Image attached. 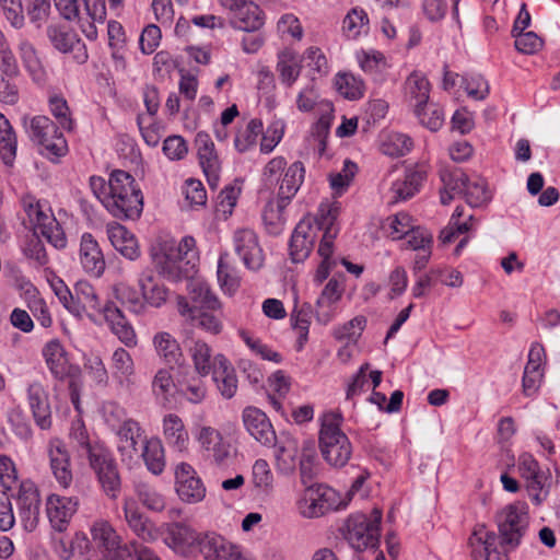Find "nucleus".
I'll list each match as a JSON object with an SVG mask.
<instances>
[{
  "mask_svg": "<svg viewBox=\"0 0 560 560\" xmlns=\"http://www.w3.org/2000/svg\"><path fill=\"white\" fill-rule=\"evenodd\" d=\"M90 534L92 541L98 549L108 552L116 551L117 557L121 560L124 559L121 548L125 544H122L121 536L117 533L109 521L104 518L95 520L90 527Z\"/></svg>",
  "mask_w": 560,
  "mask_h": 560,
  "instance_id": "nucleus-25",
  "label": "nucleus"
},
{
  "mask_svg": "<svg viewBox=\"0 0 560 560\" xmlns=\"http://www.w3.org/2000/svg\"><path fill=\"white\" fill-rule=\"evenodd\" d=\"M187 290L189 300L180 295L177 298V311L182 316H194L195 313L203 310L212 312L221 310V302L207 282L191 280Z\"/></svg>",
  "mask_w": 560,
  "mask_h": 560,
  "instance_id": "nucleus-8",
  "label": "nucleus"
},
{
  "mask_svg": "<svg viewBox=\"0 0 560 560\" xmlns=\"http://www.w3.org/2000/svg\"><path fill=\"white\" fill-rule=\"evenodd\" d=\"M243 422L247 432L262 445H275L276 432L265 412L256 407L243 410Z\"/></svg>",
  "mask_w": 560,
  "mask_h": 560,
  "instance_id": "nucleus-22",
  "label": "nucleus"
},
{
  "mask_svg": "<svg viewBox=\"0 0 560 560\" xmlns=\"http://www.w3.org/2000/svg\"><path fill=\"white\" fill-rule=\"evenodd\" d=\"M176 492L186 503H198L206 497V487L198 477L194 467L187 463H180L175 469Z\"/></svg>",
  "mask_w": 560,
  "mask_h": 560,
  "instance_id": "nucleus-15",
  "label": "nucleus"
},
{
  "mask_svg": "<svg viewBox=\"0 0 560 560\" xmlns=\"http://www.w3.org/2000/svg\"><path fill=\"white\" fill-rule=\"evenodd\" d=\"M218 281L222 291L233 295L240 287L241 278L238 271L231 262L229 253H222L218 261Z\"/></svg>",
  "mask_w": 560,
  "mask_h": 560,
  "instance_id": "nucleus-41",
  "label": "nucleus"
},
{
  "mask_svg": "<svg viewBox=\"0 0 560 560\" xmlns=\"http://www.w3.org/2000/svg\"><path fill=\"white\" fill-rule=\"evenodd\" d=\"M252 482L256 489L262 492H269L272 489L273 475L267 460L259 458L254 463Z\"/></svg>",
  "mask_w": 560,
  "mask_h": 560,
  "instance_id": "nucleus-61",
  "label": "nucleus"
},
{
  "mask_svg": "<svg viewBox=\"0 0 560 560\" xmlns=\"http://www.w3.org/2000/svg\"><path fill=\"white\" fill-rule=\"evenodd\" d=\"M464 214L463 207H456L454 213L451 217L448 225L441 231L440 240L443 244H448L455 240L459 234H464L472 230L475 224V218L469 214L467 220L460 222L459 218Z\"/></svg>",
  "mask_w": 560,
  "mask_h": 560,
  "instance_id": "nucleus-48",
  "label": "nucleus"
},
{
  "mask_svg": "<svg viewBox=\"0 0 560 560\" xmlns=\"http://www.w3.org/2000/svg\"><path fill=\"white\" fill-rule=\"evenodd\" d=\"M358 60L363 72L374 82H382L387 69L384 55L380 51L370 50L358 54Z\"/></svg>",
  "mask_w": 560,
  "mask_h": 560,
  "instance_id": "nucleus-43",
  "label": "nucleus"
},
{
  "mask_svg": "<svg viewBox=\"0 0 560 560\" xmlns=\"http://www.w3.org/2000/svg\"><path fill=\"white\" fill-rule=\"evenodd\" d=\"M115 431L118 436L117 451L121 456V460L132 462L138 456V444L143 430L139 422L129 419Z\"/></svg>",
  "mask_w": 560,
  "mask_h": 560,
  "instance_id": "nucleus-26",
  "label": "nucleus"
},
{
  "mask_svg": "<svg viewBox=\"0 0 560 560\" xmlns=\"http://www.w3.org/2000/svg\"><path fill=\"white\" fill-rule=\"evenodd\" d=\"M195 145L207 182L210 187L215 188L220 179L221 162L214 142L207 132L199 131L195 138Z\"/></svg>",
  "mask_w": 560,
  "mask_h": 560,
  "instance_id": "nucleus-14",
  "label": "nucleus"
},
{
  "mask_svg": "<svg viewBox=\"0 0 560 560\" xmlns=\"http://www.w3.org/2000/svg\"><path fill=\"white\" fill-rule=\"evenodd\" d=\"M305 177V168L302 162L292 163L285 171L279 187L278 197L284 202H290L299 191Z\"/></svg>",
  "mask_w": 560,
  "mask_h": 560,
  "instance_id": "nucleus-38",
  "label": "nucleus"
},
{
  "mask_svg": "<svg viewBox=\"0 0 560 560\" xmlns=\"http://www.w3.org/2000/svg\"><path fill=\"white\" fill-rule=\"evenodd\" d=\"M47 36L57 50L63 54H72L73 60L78 63L86 62L89 56L85 44L73 31L59 26H49L47 28Z\"/></svg>",
  "mask_w": 560,
  "mask_h": 560,
  "instance_id": "nucleus-20",
  "label": "nucleus"
},
{
  "mask_svg": "<svg viewBox=\"0 0 560 560\" xmlns=\"http://www.w3.org/2000/svg\"><path fill=\"white\" fill-rule=\"evenodd\" d=\"M234 249L246 268L258 270L264 264V253L257 234L250 229H240L233 235Z\"/></svg>",
  "mask_w": 560,
  "mask_h": 560,
  "instance_id": "nucleus-16",
  "label": "nucleus"
},
{
  "mask_svg": "<svg viewBox=\"0 0 560 560\" xmlns=\"http://www.w3.org/2000/svg\"><path fill=\"white\" fill-rule=\"evenodd\" d=\"M301 69V59L294 51L283 50L278 54L276 70L283 85L291 88L298 80Z\"/></svg>",
  "mask_w": 560,
  "mask_h": 560,
  "instance_id": "nucleus-39",
  "label": "nucleus"
},
{
  "mask_svg": "<svg viewBox=\"0 0 560 560\" xmlns=\"http://www.w3.org/2000/svg\"><path fill=\"white\" fill-rule=\"evenodd\" d=\"M78 499L51 494L46 502V512L54 529L66 530L70 520L78 510Z\"/></svg>",
  "mask_w": 560,
  "mask_h": 560,
  "instance_id": "nucleus-23",
  "label": "nucleus"
},
{
  "mask_svg": "<svg viewBox=\"0 0 560 560\" xmlns=\"http://www.w3.org/2000/svg\"><path fill=\"white\" fill-rule=\"evenodd\" d=\"M152 257L159 272L170 281L192 279L197 272L199 256L192 236H185L178 243L174 240L160 243Z\"/></svg>",
  "mask_w": 560,
  "mask_h": 560,
  "instance_id": "nucleus-2",
  "label": "nucleus"
},
{
  "mask_svg": "<svg viewBox=\"0 0 560 560\" xmlns=\"http://www.w3.org/2000/svg\"><path fill=\"white\" fill-rule=\"evenodd\" d=\"M276 469L278 474L291 476L296 469L298 446L294 441L288 440L283 444L276 445Z\"/></svg>",
  "mask_w": 560,
  "mask_h": 560,
  "instance_id": "nucleus-44",
  "label": "nucleus"
},
{
  "mask_svg": "<svg viewBox=\"0 0 560 560\" xmlns=\"http://www.w3.org/2000/svg\"><path fill=\"white\" fill-rule=\"evenodd\" d=\"M174 386L171 370L166 368L159 369L152 380V392L155 398L163 404L170 402Z\"/></svg>",
  "mask_w": 560,
  "mask_h": 560,
  "instance_id": "nucleus-55",
  "label": "nucleus"
},
{
  "mask_svg": "<svg viewBox=\"0 0 560 560\" xmlns=\"http://www.w3.org/2000/svg\"><path fill=\"white\" fill-rule=\"evenodd\" d=\"M136 493L140 502L149 510L161 512L165 508L164 497L152 486L145 482L136 485Z\"/></svg>",
  "mask_w": 560,
  "mask_h": 560,
  "instance_id": "nucleus-58",
  "label": "nucleus"
},
{
  "mask_svg": "<svg viewBox=\"0 0 560 560\" xmlns=\"http://www.w3.org/2000/svg\"><path fill=\"white\" fill-rule=\"evenodd\" d=\"M299 513L306 518H316L346 506L338 491L326 485L307 487L298 500Z\"/></svg>",
  "mask_w": 560,
  "mask_h": 560,
  "instance_id": "nucleus-6",
  "label": "nucleus"
},
{
  "mask_svg": "<svg viewBox=\"0 0 560 560\" xmlns=\"http://www.w3.org/2000/svg\"><path fill=\"white\" fill-rule=\"evenodd\" d=\"M288 205L289 202H284L278 197L276 200H271L265 206L262 220L270 234L278 235L281 233L285 222L284 209Z\"/></svg>",
  "mask_w": 560,
  "mask_h": 560,
  "instance_id": "nucleus-46",
  "label": "nucleus"
},
{
  "mask_svg": "<svg viewBox=\"0 0 560 560\" xmlns=\"http://www.w3.org/2000/svg\"><path fill=\"white\" fill-rule=\"evenodd\" d=\"M163 435L170 447L177 452H185L189 444V434L182 418L175 413H168L163 418Z\"/></svg>",
  "mask_w": 560,
  "mask_h": 560,
  "instance_id": "nucleus-31",
  "label": "nucleus"
},
{
  "mask_svg": "<svg viewBox=\"0 0 560 560\" xmlns=\"http://www.w3.org/2000/svg\"><path fill=\"white\" fill-rule=\"evenodd\" d=\"M339 215V207L337 203H320L315 214L316 234L323 232L318 255L324 260H334V241L339 234L337 218Z\"/></svg>",
  "mask_w": 560,
  "mask_h": 560,
  "instance_id": "nucleus-9",
  "label": "nucleus"
},
{
  "mask_svg": "<svg viewBox=\"0 0 560 560\" xmlns=\"http://www.w3.org/2000/svg\"><path fill=\"white\" fill-rule=\"evenodd\" d=\"M382 512L374 509L372 516L365 514L351 515L345 525V538L357 551L375 548L380 541Z\"/></svg>",
  "mask_w": 560,
  "mask_h": 560,
  "instance_id": "nucleus-7",
  "label": "nucleus"
},
{
  "mask_svg": "<svg viewBox=\"0 0 560 560\" xmlns=\"http://www.w3.org/2000/svg\"><path fill=\"white\" fill-rule=\"evenodd\" d=\"M47 456L54 477L61 487L68 488L72 483L73 475L70 454L65 442L58 438L49 440Z\"/></svg>",
  "mask_w": 560,
  "mask_h": 560,
  "instance_id": "nucleus-18",
  "label": "nucleus"
},
{
  "mask_svg": "<svg viewBox=\"0 0 560 560\" xmlns=\"http://www.w3.org/2000/svg\"><path fill=\"white\" fill-rule=\"evenodd\" d=\"M335 85L339 94L348 100H359L364 93L363 81L352 74H338L335 80Z\"/></svg>",
  "mask_w": 560,
  "mask_h": 560,
  "instance_id": "nucleus-54",
  "label": "nucleus"
},
{
  "mask_svg": "<svg viewBox=\"0 0 560 560\" xmlns=\"http://www.w3.org/2000/svg\"><path fill=\"white\" fill-rule=\"evenodd\" d=\"M316 238L315 215L303 218L294 228L289 243L291 260L304 261L310 256Z\"/></svg>",
  "mask_w": 560,
  "mask_h": 560,
  "instance_id": "nucleus-13",
  "label": "nucleus"
},
{
  "mask_svg": "<svg viewBox=\"0 0 560 560\" xmlns=\"http://www.w3.org/2000/svg\"><path fill=\"white\" fill-rule=\"evenodd\" d=\"M19 73V66L14 59V69L7 70L5 66L0 61V102L13 105L19 101V89L12 79Z\"/></svg>",
  "mask_w": 560,
  "mask_h": 560,
  "instance_id": "nucleus-49",
  "label": "nucleus"
},
{
  "mask_svg": "<svg viewBox=\"0 0 560 560\" xmlns=\"http://www.w3.org/2000/svg\"><path fill=\"white\" fill-rule=\"evenodd\" d=\"M413 113L420 124L431 131H438L443 126V110L434 103H428L425 106L415 109Z\"/></svg>",
  "mask_w": 560,
  "mask_h": 560,
  "instance_id": "nucleus-57",
  "label": "nucleus"
},
{
  "mask_svg": "<svg viewBox=\"0 0 560 560\" xmlns=\"http://www.w3.org/2000/svg\"><path fill=\"white\" fill-rule=\"evenodd\" d=\"M88 546L86 538L81 534H75L71 539H60L56 542L55 551L60 560H71L77 552L82 553L83 548Z\"/></svg>",
  "mask_w": 560,
  "mask_h": 560,
  "instance_id": "nucleus-63",
  "label": "nucleus"
},
{
  "mask_svg": "<svg viewBox=\"0 0 560 560\" xmlns=\"http://www.w3.org/2000/svg\"><path fill=\"white\" fill-rule=\"evenodd\" d=\"M124 518L128 528L143 542L155 541L159 530L155 524L140 511L137 502L132 499H125L122 503Z\"/></svg>",
  "mask_w": 560,
  "mask_h": 560,
  "instance_id": "nucleus-17",
  "label": "nucleus"
},
{
  "mask_svg": "<svg viewBox=\"0 0 560 560\" xmlns=\"http://www.w3.org/2000/svg\"><path fill=\"white\" fill-rule=\"evenodd\" d=\"M90 187L93 195L115 218L136 220L141 215L142 191L129 173L115 170L108 180L101 176H91Z\"/></svg>",
  "mask_w": 560,
  "mask_h": 560,
  "instance_id": "nucleus-1",
  "label": "nucleus"
},
{
  "mask_svg": "<svg viewBox=\"0 0 560 560\" xmlns=\"http://www.w3.org/2000/svg\"><path fill=\"white\" fill-rule=\"evenodd\" d=\"M19 517L25 530L33 532L39 520V493L31 480L21 481L16 495Z\"/></svg>",
  "mask_w": 560,
  "mask_h": 560,
  "instance_id": "nucleus-12",
  "label": "nucleus"
},
{
  "mask_svg": "<svg viewBox=\"0 0 560 560\" xmlns=\"http://www.w3.org/2000/svg\"><path fill=\"white\" fill-rule=\"evenodd\" d=\"M548 479L549 475L541 470L536 474L535 477H528L525 479L528 495L532 502L537 506L546 500L549 493V487L546 485Z\"/></svg>",
  "mask_w": 560,
  "mask_h": 560,
  "instance_id": "nucleus-60",
  "label": "nucleus"
},
{
  "mask_svg": "<svg viewBox=\"0 0 560 560\" xmlns=\"http://www.w3.org/2000/svg\"><path fill=\"white\" fill-rule=\"evenodd\" d=\"M262 121L258 118L250 119L243 130H240L234 139L235 149L244 153L252 149L259 135L262 133Z\"/></svg>",
  "mask_w": 560,
  "mask_h": 560,
  "instance_id": "nucleus-52",
  "label": "nucleus"
},
{
  "mask_svg": "<svg viewBox=\"0 0 560 560\" xmlns=\"http://www.w3.org/2000/svg\"><path fill=\"white\" fill-rule=\"evenodd\" d=\"M74 293L79 303L84 308L91 310L94 313L101 310V306L104 304L101 302L95 288L88 281H79L74 285Z\"/></svg>",
  "mask_w": 560,
  "mask_h": 560,
  "instance_id": "nucleus-62",
  "label": "nucleus"
},
{
  "mask_svg": "<svg viewBox=\"0 0 560 560\" xmlns=\"http://www.w3.org/2000/svg\"><path fill=\"white\" fill-rule=\"evenodd\" d=\"M96 477L103 491L108 498L116 499L119 495L121 490V479L117 463L102 471H98Z\"/></svg>",
  "mask_w": 560,
  "mask_h": 560,
  "instance_id": "nucleus-56",
  "label": "nucleus"
},
{
  "mask_svg": "<svg viewBox=\"0 0 560 560\" xmlns=\"http://www.w3.org/2000/svg\"><path fill=\"white\" fill-rule=\"evenodd\" d=\"M28 401L36 423L42 429H47L51 424L50 406L44 387L39 383H33L28 386Z\"/></svg>",
  "mask_w": 560,
  "mask_h": 560,
  "instance_id": "nucleus-33",
  "label": "nucleus"
},
{
  "mask_svg": "<svg viewBox=\"0 0 560 560\" xmlns=\"http://www.w3.org/2000/svg\"><path fill=\"white\" fill-rule=\"evenodd\" d=\"M241 547L215 532H206L200 553L205 560H238Z\"/></svg>",
  "mask_w": 560,
  "mask_h": 560,
  "instance_id": "nucleus-21",
  "label": "nucleus"
},
{
  "mask_svg": "<svg viewBox=\"0 0 560 560\" xmlns=\"http://www.w3.org/2000/svg\"><path fill=\"white\" fill-rule=\"evenodd\" d=\"M497 521L501 547H517L528 525L527 514L517 505L511 504L498 514Z\"/></svg>",
  "mask_w": 560,
  "mask_h": 560,
  "instance_id": "nucleus-10",
  "label": "nucleus"
},
{
  "mask_svg": "<svg viewBox=\"0 0 560 560\" xmlns=\"http://www.w3.org/2000/svg\"><path fill=\"white\" fill-rule=\"evenodd\" d=\"M311 304L304 303L301 307L293 310L291 314V322L294 330L298 332L296 349L300 351L303 349L307 341L308 328L311 325L312 316Z\"/></svg>",
  "mask_w": 560,
  "mask_h": 560,
  "instance_id": "nucleus-51",
  "label": "nucleus"
},
{
  "mask_svg": "<svg viewBox=\"0 0 560 560\" xmlns=\"http://www.w3.org/2000/svg\"><path fill=\"white\" fill-rule=\"evenodd\" d=\"M412 140L405 133H390L383 142V152L392 156H402L412 149Z\"/></svg>",
  "mask_w": 560,
  "mask_h": 560,
  "instance_id": "nucleus-64",
  "label": "nucleus"
},
{
  "mask_svg": "<svg viewBox=\"0 0 560 560\" xmlns=\"http://www.w3.org/2000/svg\"><path fill=\"white\" fill-rule=\"evenodd\" d=\"M141 456L147 468L154 475H160L165 468L164 447L160 439L151 438L144 441Z\"/></svg>",
  "mask_w": 560,
  "mask_h": 560,
  "instance_id": "nucleus-45",
  "label": "nucleus"
},
{
  "mask_svg": "<svg viewBox=\"0 0 560 560\" xmlns=\"http://www.w3.org/2000/svg\"><path fill=\"white\" fill-rule=\"evenodd\" d=\"M191 358L194 370L200 377H206L212 374L217 369L215 354L212 353V348L203 340H195L188 349Z\"/></svg>",
  "mask_w": 560,
  "mask_h": 560,
  "instance_id": "nucleus-34",
  "label": "nucleus"
},
{
  "mask_svg": "<svg viewBox=\"0 0 560 560\" xmlns=\"http://www.w3.org/2000/svg\"><path fill=\"white\" fill-rule=\"evenodd\" d=\"M217 369L212 373V378L217 384L220 394L226 398H232L237 390V377L231 362L222 353L215 354Z\"/></svg>",
  "mask_w": 560,
  "mask_h": 560,
  "instance_id": "nucleus-29",
  "label": "nucleus"
},
{
  "mask_svg": "<svg viewBox=\"0 0 560 560\" xmlns=\"http://www.w3.org/2000/svg\"><path fill=\"white\" fill-rule=\"evenodd\" d=\"M232 25L246 33L257 32L265 24L261 9L253 1H246L233 13Z\"/></svg>",
  "mask_w": 560,
  "mask_h": 560,
  "instance_id": "nucleus-30",
  "label": "nucleus"
},
{
  "mask_svg": "<svg viewBox=\"0 0 560 560\" xmlns=\"http://www.w3.org/2000/svg\"><path fill=\"white\" fill-rule=\"evenodd\" d=\"M203 537L205 533L197 532L186 523L175 522L166 526V545L184 557L200 552Z\"/></svg>",
  "mask_w": 560,
  "mask_h": 560,
  "instance_id": "nucleus-11",
  "label": "nucleus"
},
{
  "mask_svg": "<svg viewBox=\"0 0 560 560\" xmlns=\"http://www.w3.org/2000/svg\"><path fill=\"white\" fill-rule=\"evenodd\" d=\"M96 314L103 316L113 334L116 335L125 346L135 347L137 345V336L132 326L114 302L106 301Z\"/></svg>",
  "mask_w": 560,
  "mask_h": 560,
  "instance_id": "nucleus-19",
  "label": "nucleus"
},
{
  "mask_svg": "<svg viewBox=\"0 0 560 560\" xmlns=\"http://www.w3.org/2000/svg\"><path fill=\"white\" fill-rule=\"evenodd\" d=\"M51 115L56 118L58 125L68 131L74 128L73 119L71 118L70 108L67 101L59 95H52L48 101Z\"/></svg>",
  "mask_w": 560,
  "mask_h": 560,
  "instance_id": "nucleus-59",
  "label": "nucleus"
},
{
  "mask_svg": "<svg viewBox=\"0 0 560 560\" xmlns=\"http://www.w3.org/2000/svg\"><path fill=\"white\" fill-rule=\"evenodd\" d=\"M158 355L171 368L178 364L184 355L176 338L167 331H160L153 337Z\"/></svg>",
  "mask_w": 560,
  "mask_h": 560,
  "instance_id": "nucleus-35",
  "label": "nucleus"
},
{
  "mask_svg": "<svg viewBox=\"0 0 560 560\" xmlns=\"http://www.w3.org/2000/svg\"><path fill=\"white\" fill-rule=\"evenodd\" d=\"M112 374L120 386L129 388L133 385L132 375L135 374V364L130 353L118 348L112 355Z\"/></svg>",
  "mask_w": 560,
  "mask_h": 560,
  "instance_id": "nucleus-36",
  "label": "nucleus"
},
{
  "mask_svg": "<svg viewBox=\"0 0 560 560\" xmlns=\"http://www.w3.org/2000/svg\"><path fill=\"white\" fill-rule=\"evenodd\" d=\"M342 31L350 39L358 38L369 31V18L362 8L351 9L343 19Z\"/></svg>",
  "mask_w": 560,
  "mask_h": 560,
  "instance_id": "nucleus-50",
  "label": "nucleus"
},
{
  "mask_svg": "<svg viewBox=\"0 0 560 560\" xmlns=\"http://www.w3.org/2000/svg\"><path fill=\"white\" fill-rule=\"evenodd\" d=\"M404 89L406 101L413 107V110L429 103L430 82L423 74L416 71L410 73L405 81Z\"/></svg>",
  "mask_w": 560,
  "mask_h": 560,
  "instance_id": "nucleus-32",
  "label": "nucleus"
},
{
  "mask_svg": "<svg viewBox=\"0 0 560 560\" xmlns=\"http://www.w3.org/2000/svg\"><path fill=\"white\" fill-rule=\"evenodd\" d=\"M79 259L86 273L96 278L104 273L105 258L97 241L91 233H83L81 236Z\"/></svg>",
  "mask_w": 560,
  "mask_h": 560,
  "instance_id": "nucleus-24",
  "label": "nucleus"
},
{
  "mask_svg": "<svg viewBox=\"0 0 560 560\" xmlns=\"http://www.w3.org/2000/svg\"><path fill=\"white\" fill-rule=\"evenodd\" d=\"M43 354L51 374L58 380H63L69 373V363L61 343L58 340L49 341Z\"/></svg>",
  "mask_w": 560,
  "mask_h": 560,
  "instance_id": "nucleus-40",
  "label": "nucleus"
},
{
  "mask_svg": "<svg viewBox=\"0 0 560 560\" xmlns=\"http://www.w3.org/2000/svg\"><path fill=\"white\" fill-rule=\"evenodd\" d=\"M318 444L323 458L334 467H343L352 455V445L340 425L342 416L328 411L319 418Z\"/></svg>",
  "mask_w": 560,
  "mask_h": 560,
  "instance_id": "nucleus-3",
  "label": "nucleus"
},
{
  "mask_svg": "<svg viewBox=\"0 0 560 560\" xmlns=\"http://www.w3.org/2000/svg\"><path fill=\"white\" fill-rule=\"evenodd\" d=\"M464 195L467 203L474 208L481 207L491 200V195L488 190L487 182L481 177L469 179Z\"/></svg>",
  "mask_w": 560,
  "mask_h": 560,
  "instance_id": "nucleus-53",
  "label": "nucleus"
},
{
  "mask_svg": "<svg viewBox=\"0 0 560 560\" xmlns=\"http://www.w3.org/2000/svg\"><path fill=\"white\" fill-rule=\"evenodd\" d=\"M21 205L34 233L43 235L57 249L67 246L63 229L46 201H40L32 195H25L21 199Z\"/></svg>",
  "mask_w": 560,
  "mask_h": 560,
  "instance_id": "nucleus-4",
  "label": "nucleus"
},
{
  "mask_svg": "<svg viewBox=\"0 0 560 560\" xmlns=\"http://www.w3.org/2000/svg\"><path fill=\"white\" fill-rule=\"evenodd\" d=\"M68 439L70 446L75 452L77 456L81 458L89 454L95 445L101 443L97 440L91 439L81 418H77L71 422Z\"/></svg>",
  "mask_w": 560,
  "mask_h": 560,
  "instance_id": "nucleus-37",
  "label": "nucleus"
},
{
  "mask_svg": "<svg viewBox=\"0 0 560 560\" xmlns=\"http://www.w3.org/2000/svg\"><path fill=\"white\" fill-rule=\"evenodd\" d=\"M19 52L22 62L36 83L46 81V70L37 56L34 46L26 39H22L19 44Z\"/></svg>",
  "mask_w": 560,
  "mask_h": 560,
  "instance_id": "nucleus-42",
  "label": "nucleus"
},
{
  "mask_svg": "<svg viewBox=\"0 0 560 560\" xmlns=\"http://www.w3.org/2000/svg\"><path fill=\"white\" fill-rule=\"evenodd\" d=\"M16 155V136L3 114L0 113V156L4 164L12 165Z\"/></svg>",
  "mask_w": 560,
  "mask_h": 560,
  "instance_id": "nucleus-47",
  "label": "nucleus"
},
{
  "mask_svg": "<svg viewBox=\"0 0 560 560\" xmlns=\"http://www.w3.org/2000/svg\"><path fill=\"white\" fill-rule=\"evenodd\" d=\"M144 304L153 307L162 306L168 298V289L160 281L152 269L143 270L138 279Z\"/></svg>",
  "mask_w": 560,
  "mask_h": 560,
  "instance_id": "nucleus-27",
  "label": "nucleus"
},
{
  "mask_svg": "<svg viewBox=\"0 0 560 560\" xmlns=\"http://www.w3.org/2000/svg\"><path fill=\"white\" fill-rule=\"evenodd\" d=\"M23 124L31 140L39 147L42 155L51 161L66 155L67 140L57 125L47 116L24 117Z\"/></svg>",
  "mask_w": 560,
  "mask_h": 560,
  "instance_id": "nucleus-5",
  "label": "nucleus"
},
{
  "mask_svg": "<svg viewBox=\"0 0 560 560\" xmlns=\"http://www.w3.org/2000/svg\"><path fill=\"white\" fill-rule=\"evenodd\" d=\"M107 235L114 248L124 257L135 260L140 256V248L135 235L119 223L107 225Z\"/></svg>",
  "mask_w": 560,
  "mask_h": 560,
  "instance_id": "nucleus-28",
  "label": "nucleus"
}]
</instances>
